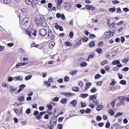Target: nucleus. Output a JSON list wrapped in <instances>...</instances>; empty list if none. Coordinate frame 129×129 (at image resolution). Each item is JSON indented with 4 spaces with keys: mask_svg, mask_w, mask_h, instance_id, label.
I'll return each mask as SVG.
<instances>
[{
    "mask_svg": "<svg viewBox=\"0 0 129 129\" xmlns=\"http://www.w3.org/2000/svg\"><path fill=\"white\" fill-rule=\"evenodd\" d=\"M112 35V33L110 31L105 32L103 36V37L107 39H108L111 37Z\"/></svg>",
    "mask_w": 129,
    "mask_h": 129,
    "instance_id": "nucleus-1",
    "label": "nucleus"
},
{
    "mask_svg": "<svg viewBox=\"0 0 129 129\" xmlns=\"http://www.w3.org/2000/svg\"><path fill=\"white\" fill-rule=\"evenodd\" d=\"M29 20L28 17H25L22 20L21 24L24 26H27L28 25V23L29 22Z\"/></svg>",
    "mask_w": 129,
    "mask_h": 129,
    "instance_id": "nucleus-2",
    "label": "nucleus"
},
{
    "mask_svg": "<svg viewBox=\"0 0 129 129\" xmlns=\"http://www.w3.org/2000/svg\"><path fill=\"white\" fill-rule=\"evenodd\" d=\"M40 20L41 26L43 27L46 26L47 24L45 18L43 17H41L40 18Z\"/></svg>",
    "mask_w": 129,
    "mask_h": 129,
    "instance_id": "nucleus-3",
    "label": "nucleus"
},
{
    "mask_svg": "<svg viewBox=\"0 0 129 129\" xmlns=\"http://www.w3.org/2000/svg\"><path fill=\"white\" fill-rule=\"evenodd\" d=\"M39 33L40 35L42 36H45L47 34L46 31L44 29H41Z\"/></svg>",
    "mask_w": 129,
    "mask_h": 129,
    "instance_id": "nucleus-4",
    "label": "nucleus"
},
{
    "mask_svg": "<svg viewBox=\"0 0 129 129\" xmlns=\"http://www.w3.org/2000/svg\"><path fill=\"white\" fill-rule=\"evenodd\" d=\"M61 94L65 95L66 97L68 98L70 96L73 95L74 94L70 92H62Z\"/></svg>",
    "mask_w": 129,
    "mask_h": 129,
    "instance_id": "nucleus-5",
    "label": "nucleus"
},
{
    "mask_svg": "<svg viewBox=\"0 0 129 129\" xmlns=\"http://www.w3.org/2000/svg\"><path fill=\"white\" fill-rule=\"evenodd\" d=\"M85 8L87 10H94L95 9V8L94 7L89 5H86Z\"/></svg>",
    "mask_w": 129,
    "mask_h": 129,
    "instance_id": "nucleus-6",
    "label": "nucleus"
},
{
    "mask_svg": "<svg viewBox=\"0 0 129 129\" xmlns=\"http://www.w3.org/2000/svg\"><path fill=\"white\" fill-rule=\"evenodd\" d=\"M38 0H33L32 1L31 5L33 7L35 8L37 4V1Z\"/></svg>",
    "mask_w": 129,
    "mask_h": 129,
    "instance_id": "nucleus-7",
    "label": "nucleus"
},
{
    "mask_svg": "<svg viewBox=\"0 0 129 129\" xmlns=\"http://www.w3.org/2000/svg\"><path fill=\"white\" fill-rule=\"evenodd\" d=\"M22 79V77L20 76L15 77L13 78V79L15 80H21Z\"/></svg>",
    "mask_w": 129,
    "mask_h": 129,
    "instance_id": "nucleus-8",
    "label": "nucleus"
},
{
    "mask_svg": "<svg viewBox=\"0 0 129 129\" xmlns=\"http://www.w3.org/2000/svg\"><path fill=\"white\" fill-rule=\"evenodd\" d=\"M78 72L76 70L71 71L70 72L69 74L72 75H75Z\"/></svg>",
    "mask_w": 129,
    "mask_h": 129,
    "instance_id": "nucleus-9",
    "label": "nucleus"
},
{
    "mask_svg": "<svg viewBox=\"0 0 129 129\" xmlns=\"http://www.w3.org/2000/svg\"><path fill=\"white\" fill-rule=\"evenodd\" d=\"M96 96L95 94L90 95L89 96V99L91 101H92L94 99H96Z\"/></svg>",
    "mask_w": 129,
    "mask_h": 129,
    "instance_id": "nucleus-10",
    "label": "nucleus"
},
{
    "mask_svg": "<svg viewBox=\"0 0 129 129\" xmlns=\"http://www.w3.org/2000/svg\"><path fill=\"white\" fill-rule=\"evenodd\" d=\"M67 99L66 98H63L60 101L61 103L63 104H66L67 103Z\"/></svg>",
    "mask_w": 129,
    "mask_h": 129,
    "instance_id": "nucleus-11",
    "label": "nucleus"
},
{
    "mask_svg": "<svg viewBox=\"0 0 129 129\" xmlns=\"http://www.w3.org/2000/svg\"><path fill=\"white\" fill-rule=\"evenodd\" d=\"M53 35V34L51 30L50 29H49L48 31V36L49 38H51Z\"/></svg>",
    "mask_w": 129,
    "mask_h": 129,
    "instance_id": "nucleus-12",
    "label": "nucleus"
},
{
    "mask_svg": "<svg viewBox=\"0 0 129 129\" xmlns=\"http://www.w3.org/2000/svg\"><path fill=\"white\" fill-rule=\"evenodd\" d=\"M77 102L75 100H73L71 103V104L74 107H75L77 105Z\"/></svg>",
    "mask_w": 129,
    "mask_h": 129,
    "instance_id": "nucleus-13",
    "label": "nucleus"
},
{
    "mask_svg": "<svg viewBox=\"0 0 129 129\" xmlns=\"http://www.w3.org/2000/svg\"><path fill=\"white\" fill-rule=\"evenodd\" d=\"M18 100L20 102H23L24 101V98L23 96H22L18 98Z\"/></svg>",
    "mask_w": 129,
    "mask_h": 129,
    "instance_id": "nucleus-14",
    "label": "nucleus"
},
{
    "mask_svg": "<svg viewBox=\"0 0 129 129\" xmlns=\"http://www.w3.org/2000/svg\"><path fill=\"white\" fill-rule=\"evenodd\" d=\"M103 107V105H98L96 109L98 111H99L102 109Z\"/></svg>",
    "mask_w": 129,
    "mask_h": 129,
    "instance_id": "nucleus-15",
    "label": "nucleus"
},
{
    "mask_svg": "<svg viewBox=\"0 0 129 129\" xmlns=\"http://www.w3.org/2000/svg\"><path fill=\"white\" fill-rule=\"evenodd\" d=\"M44 83L47 87H50L51 85L50 83H49L46 81H45L44 82Z\"/></svg>",
    "mask_w": 129,
    "mask_h": 129,
    "instance_id": "nucleus-16",
    "label": "nucleus"
},
{
    "mask_svg": "<svg viewBox=\"0 0 129 129\" xmlns=\"http://www.w3.org/2000/svg\"><path fill=\"white\" fill-rule=\"evenodd\" d=\"M89 46L90 47L92 48L95 46L94 42L93 41H91L89 44Z\"/></svg>",
    "mask_w": 129,
    "mask_h": 129,
    "instance_id": "nucleus-17",
    "label": "nucleus"
},
{
    "mask_svg": "<svg viewBox=\"0 0 129 129\" xmlns=\"http://www.w3.org/2000/svg\"><path fill=\"white\" fill-rule=\"evenodd\" d=\"M10 89L11 91L13 92H15L16 90V89L13 86H10Z\"/></svg>",
    "mask_w": 129,
    "mask_h": 129,
    "instance_id": "nucleus-18",
    "label": "nucleus"
},
{
    "mask_svg": "<svg viewBox=\"0 0 129 129\" xmlns=\"http://www.w3.org/2000/svg\"><path fill=\"white\" fill-rule=\"evenodd\" d=\"M116 9L114 7L110 8L109 9V11L112 12H114L116 10Z\"/></svg>",
    "mask_w": 129,
    "mask_h": 129,
    "instance_id": "nucleus-19",
    "label": "nucleus"
},
{
    "mask_svg": "<svg viewBox=\"0 0 129 129\" xmlns=\"http://www.w3.org/2000/svg\"><path fill=\"white\" fill-rule=\"evenodd\" d=\"M21 12L23 13H26L28 11V9L26 8H24L21 9Z\"/></svg>",
    "mask_w": 129,
    "mask_h": 129,
    "instance_id": "nucleus-20",
    "label": "nucleus"
},
{
    "mask_svg": "<svg viewBox=\"0 0 129 129\" xmlns=\"http://www.w3.org/2000/svg\"><path fill=\"white\" fill-rule=\"evenodd\" d=\"M88 96V94L87 93L81 94H80V96L83 98H85Z\"/></svg>",
    "mask_w": 129,
    "mask_h": 129,
    "instance_id": "nucleus-21",
    "label": "nucleus"
},
{
    "mask_svg": "<svg viewBox=\"0 0 129 129\" xmlns=\"http://www.w3.org/2000/svg\"><path fill=\"white\" fill-rule=\"evenodd\" d=\"M96 51L99 54H101L102 52V49L99 48H96Z\"/></svg>",
    "mask_w": 129,
    "mask_h": 129,
    "instance_id": "nucleus-22",
    "label": "nucleus"
},
{
    "mask_svg": "<svg viewBox=\"0 0 129 129\" xmlns=\"http://www.w3.org/2000/svg\"><path fill=\"white\" fill-rule=\"evenodd\" d=\"M86 86L85 87V88L86 89L88 88L91 85V83L90 82H88L86 84Z\"/></svg>",
    "mask_w": 129,
    "mask_h": 129,
    "instance_id": "nucleus-23",
    "label": "nucleus"
},
{
    "mask_svg": "<svg viewBox=\"0 0 129 129\" xmlns=\"http://www.w3.org/2000/svg\"><path fill=\"white\" fill-rule=\"evenodd\" d=\"M111 82L110 83V85L111 86H113L115 85L116 82H115L114 79H112L111 80Z\"/></svg>",
    "mask_w": 129,
    "mask_h": 129,
    "instance_id": "nucleus-24",
    "label": "nucleus"
},
{
    "mask_svg": "<svg viewBox=\"0 0 129 129\" xmlns=\"http://www.w3.org/2000/svg\"><path fill=\"white\" fill-rule=\"evenodd\" d=\"M108 111L109 114L111 116L114 115V112L111 109L108 110Z\"/></svg>",
    "mask_w": 129,
    "mask_h": 129,
    "instance_id": "nucleus-25",
    "label": "nucleus"
},
{
    "mask_svg": "<svg viewBox=\"0 0 129 129\" xmlns=\"http://www.w3.org/2000/svg\"><path fill=\"white\" fill-rule=\"evenodd\" d=\"M94 55V54L93 53H90L89 55L88 58L89 59L92 58Z\"/></svg>",
    "mask_w": 129,
    "mask_h": 129,
    "instance_id": "nucleus-26",
    "label": "nucleus"
},
{
    "mask_svg": "<svg viewBox=\"0 0 129 129\" xmlns=\"http://www.w3.org/2000/svg\"><path fill=\"white\" fill-rule=\"evenodd\" d=\"M47 107L48 108V109L50 111L51 110L52 108V105L50 104L47 105Z\"/></svg>",
    "mask_w": 129,
    "mask_h": 129,
    "instance_id": "nucleus-27",
    "label": "nucleus"
},
{
    "mask_svg": "<svg viewBox=\"0 0 129 129\" xmlns=\"http://www.w3.org/2000/svg\"><path fill=\"white\" fill-rule=\"evenodd\" d=\"M11 1V0H4V3L5 4H9Z\"/></svg>",
    "mask_w": 129,
    "mask_h": 129,
    "instance_id": "nucleus-28",
    "label": "nucleus"
},
{
    "mask_svg": "<svg viewBox=\"0 0 129 129\" xmlns=\"http://www.w3.org/2000/svg\"><path fill=\"white\" fill-rule=\"evenodd\" d=\"M32 76L31 75H29L28 76H27L25 77V79L27 81L28 80L30 79L32 77Z\"/></svg>",
    "mask_w": 129,
    "mask_h": 129,
    "instance_id": "nucleus-29",
    "label": "nucleus"
},
{
    "mask_svg": "<svg viewBox=\"0 0 129 129\" xmlns=\"http://www.w3.org/2000/svg\"><path fill=\"white\" fill-rule=\"evenodd\" d=\"M87 65V63L85 62H82L80 64V66L82 67L86 66Z\"/></svg>",
    "mask_w": 129,
    "mask_h": 129,
    "instance_id": "nucleus-30",
    "label": "nucleus"
},
{
    "mask_svg": "<svg viewBox=\"0 0 129 129\" xmlns=\"http://www.w3.org/2000/svg\"><path fill=\"white\" fill-rule=\"evenodd\" d=\"M116 64L117 66L118 67H122V65L120 63L119 61L118 60H117Z\"/></svg>",
    "mask_w": 129,
    "mask_h": 129,
    "instance_id": "nucleus-31",
    "label": "nucleus"
},
{
    "mask_svg": "<svg viewBox=\"0 0 129 129\" xmlns=\"http://www.w3.org/2000/svg\"><path fill=\"white\" fill-rule=\"evenodd\" d=\"M55 43L54 42H51L49 44V46L51 48L53 47Z\"/></svg>",
    "mask_w": 129,
    "mask_h": 129,
    "instance_id": "nucleus-32",
    "label": "nucleus"
},
{
    "mask_svg": "<svg viewBox=\"0 0 129 129\" xmlns=\"http://www.w3.org/2000/svg\"><path fill=\"white\" fill-rule=\"evenodd\" d=\"M25 86V85L22 84L19 86V88L22 90Z\"/></svg>",
    "mask_w": 129,
    "mask_h": 129,
    "instance_id": "nucleus-33",
    "label": "nucleus"
},
{
    "mask_svg": "<svg viewBox=\"0 0 129 129\" xmlns=\"http://www.w3.org/2000/svg\"><path fill=\"white\" fill-rule=\"evenodd\" d=\"M118 99L120 101L122 102L124 99V97L122 96H120L118 97Z\"/></svg>",
    "mask_w": 129,
    "mask_h": 129,
    "instance_id": "nucleus-34",
    "label": "nucleus"
},
{
    "mask_svg": "<svg viewBox=\"0 0 129 129\" xmlns=\"http://www.w3.org/2000/svg\"><path fill=\"white\" fill-rule=\"evenodd\" d=\"M65 45L68 46H72V44L70 42L67 41L65 42Z\"/></svg>",
    "mask_w": 129,
    "mask_h": 129,
    "instance_id": "nucleus-35",
    "label": "nucleus"
},
{
    "mask_svg": "<svg viewBox=\"0 0 129 129\" xmlns=\"http://www.w3.org/2000/svg\"><path fill=\"white\" fill-rule=\"evenodd\" d=\"M122 114V113L121 112H118L116 114V115H115V117L116 118L119 116L121 115Z\"/></svg>",
    "mask_w": 129,
    "mask_h": 129,
    "instance_id": "nucleus-36",
    "label": "nucleus"
},
{
    "mask_svg": "<svg viewBox=\"0 0 129 129\" xmlns=\"http://www.w3.org/2000/svg\"><path fill=\"white\" fill-rule=\"evenodd\" d=\"M22 114V109H20L18 110V115H21Z\"/></svg>",
    "mask_w": 129,
    "mask_h": 129,
    "instance_id": "nucleus-37",
    "label": "nucleus"
},
{
    "mask_svg": "<svg viewBox=\"0 0 129 129\" xmlns=\"http://www.w3.org/2000/svg\"><path fill=\"white\" fill-rule=\"evenodd\" d=\"M73 90L75 91H78L79 88L78 87H74L73 88Z\"/></svg>",
    "mask_w": 129,
    "mask_h": 129,
    "instance_id": "nucleus-38",
    "label": "nucleus"
},
{
    "mask_svg": "<svg viewBox=\"0 0 129 129\" xmlns=\"http://www.w3.org/2000/svg\"><path fill=\"white\" fill-rule=\"evenodd\" d=\"M64 81L66 82L69 81V78L67 76H65L64 79Z\"/></svg>",
    "mask_w": 129,
    "mask_h": 129,
    "instance_id": "nucleus-39",
    "label": "nucleus"
},
{
    "mask_svg": "<svg viewBox=\"0 0 129 129\" xmlns=\"http://www.w3.org/2000/svg\"><path fill=\"white\" fill-rule=\"evenodd\" d=\"M59 100V98L57 97H56L52 99V101L53 102H57Z\"/></svg>",
    "mask_w": 129,
    "mask_h": 129,
    "instance_id": "nucleus-40",
    "label": "nucleus"
},
{
    "mask_svg": "<svg viewBox=\"0 0 129 129\" xmlns=\"http://www.w3.org/2000/svg\"><path fill=\"white\" fill-rule=\"evenodd\" d=\"M78 84L80 87H83V84L82 81H79L78 82Z\"/></svg>",
    "mask_w": 129,
    "mask_h": 129,
    "instance_id": "nucleus-41",
    "label": "nucleus"
},
{
    "mask_svg": "<svg viewBox=\"0 0 129 129\" xmlns=\"http://www.w3.org/2000/svg\"><path fill=\"white\" fill-rule=\"evenodd\" d=\"M55 1L58 2V5H60L63 2L62 0H55Z\"/></svg>",
    "mask_w": 129,
    "mask_h": 129,
    "instance_id": "nucleus-42",
    "label": "nucleus"
},
{
    "mask_svg": "<svg viewBox=\"0 0 129 129\" xmlns=\"http://www.w3.org/2000/svg\"><path fill=\"white\" fill-rule=\"evenodd\" d=\"M120 83L122 85H125L126 84V82L124 80H122L120 81Z\"/></svg>",
    "mask_w": 129,
    "mask_h": 129,
    "instance_id": "nucleus-43",
    "label": "nucleus"
},
{
    "mask_svg": "<svg viewBox=\"0 0 129 129\" xmlns=\"http://www.w3.org/2000/svg\"><path fill=\"white\" fill-rule=\"evenodd\" d=\"M64 118V117H61L59 118L58 120V122H61Z\"/></svg>",
    "mask_w": 129,
    "mask_h": 129,
    "instance_id": "nucleus-44",
    "label": "nucleus"
},
{
    "mask_svg": "<svg viewBox=\"0 0 129 129\" xmlns=\"http://www.w3.org/2000/svg\"><path fill=\"white\" fill-rule=\"evenodd\" d=\"M89 36L90 38L92 39L95 37V36L94 34H90L89 35Z\"/></svg>",
    "mask_w": 129,
    "mask_h": 129,
    "instance_id": "nucleus-45",
    "label": "nucleus"
},
{
    "mask_svg": "<svg viewBox=\"0 0 129 129\" xmlns=\"http://www.w3.org/2000/svg\"><path fill=\"white\" fill-rule=\"evenodd\" d=\"M100 77H101V75L99 74H98L96 75L95 76V79H98V78H99Z\"/></svg>",
    "mask_w": 129,
    "mask_h": 129,
    "instance_id": "nucleus-46",
    "label": "nucleus"
},
{
    "mask_svg": "<svg viewBox=\"0 0 129 129\" xmlns=\"http://www.w3.org/2000/svg\"><path fill=\"white\" fill-rule=\"evenodd\" d=\"M107 61L105 60L102 62L101 63V64L102 66H103L105 64H106L107 63Z\"/></svg>",
    "mask_w": 129,
    "mask_h": 129,
    "instance_id": "nucleus-47",
    "label": "nucleus"
},
{
    "mask_svg": "<svg viewBox=\"0 0 129 129\" xmlns=\"http://www.w3.org/2000/svg\"><path fill=\"white\" fill-rule=\"evenodd\" d=\"M21 66V62L18 63L16 64L15 66V67L16 68H19V66Z\"/></svg>",
    "mask_w": 129,
    "mask_h": 129,
    "instance_id": "nucleus-48",
    "label": "nucleus"
},
{
    "mask_svg": "<svg viewBox=\"0 0 129 129\" xmlns=\"http://www.w3.org/2000/svg\"><path fill=\"white\" fill-rule=\"evenodd\" d=\"M112 3L113 4H115L119 3V2L117 0L113 1H112Z\"/></svg>",
    "mask_w": 129,
    "mask_h": 129,
    "instance_id": "nucleus-49",
    "label": "nucleus"
},
{
    "mask_svg": "<svg viewBox=\"0 0 129 129\" xmlns=\"http://www.w3.org/2000/svg\"><path fill=\"white\" fill-rule=\"evenodd\" d=\"M53 82V81L52 80V78L51 77H49V79L48 80V82L49 83H50L51 82Z\"/></svg>",
    "mask_w": 129,
    "mask_h": 129,
    "instance_id": "nucleus-50",
    "label": "nucleus"
},
{
    "mask_svg": "<svg viewBox=\"0 0 129 129\" xmlns=\"http://www.w3.org/2000/svg\"><path fill=\"white\" fill-rule=\"evenodd\" d=\"M81 104V107H84L86 106V103H83L81 102L80 103Z\"/></svg>",
    "mask_w": 129,
    "mask_h": 129,
    "instance_id": "nucleus-51",
    "label": "nucleus"
},
{
    "mask_svg": "<svg viewBox=\"0 0 129 129\" xmlns=\"http://www.w3.org/2000/svg\"><path fill=\"white\" fill-rule=\"evenodd\" d=\"M73 33L72 31H71L69 34V37L70 38H72L73 36Z\"/></svg>",
    "mask_w": 129,
    "mask_h": 129,
    "instance_id": "nucleus-52",
    "label": "nucleus"
},
{
    "mask_svg": "<svg viewBox=\"0 0 129 129\" xmlns=\"http://www.w3.org/2000/svg\"><path fill=\"white\" fill-rule=\"evenodd\" d=\"M39 46L38 45L36 44L35 43H33L31 45V47H38Z\"/></svg>",
    "mask_w": 129,
    "mask_h": 129,
    "instance_id": "nucleus-53",
    "label": "nucleus"
},
{
    "mask_svg": "<svg viewBox=\"0 0 129 129\" xmlns=\"http://www.w3.org/2000/svg\"><path fill=\"white\" fill-rule=\"evenodd\" d=\"M14 45V44L13 43H8L7 44V45L8 46L11 47Z\"/></svg>",
    "mask_w": 129,
    "mask_h": 129,
    "instance_id": "nucleus-54",
    "label": "nucleus"
},
{
    "mask_svg": "<svg viewBox=\"0 0 129 129\" xmlns=\"http://www.w3.org/2000/svg\"><path fill=\"white\" fill-rule=\"evenodd\" d=\"M31 0H25L26 4L29 5L30 4Z\"/></svg>",
    "mask_w": 129,
    "mask_h": 129,
    "instance_id": "nucleus-55",
    "label": "nucleus"
},
{
    "mask_svg": "<svg viewBox=\"0 0 129 129\" xmlns=\"http://www.w3.org/2000/svg\"><path fill=\"white\" fill-rule=\"evenodd\" d=\"M105 69L107 71H109L110 69V68L109 66H108L105 67Z\"/></svg>",
    "mask_w": 129,
    "mask_h": 129,
    "instance_id": "nucleus-56",
    "label": "nucleus"
},
{
    "mask_svg": "<svg viewBox=\"0 0 129 129\" xmlns=\"http://www.w3.org/2000/svg\"><path fill=\"white\" fill-rule=\"evenodd\" d=\"M39 113V112L38 111L36 110L34 111L33 115L35 116H37L38 115Z\"/></svg>",
    "mask_w": 129,
    "mask_h": 129,
    "instance_id": "nucleus-57",
    "label": "nucleus"
},
{
    "mask_svg": "<svg viewBox=\"0 0 129 129\" xmlns=\"http://www.w3.org/2000/svg\"><path fill=\"white\" fill-rule=\"evenodd\" d=\"M121 11L120 8H118L117 9L116 13H121Z\"/></svg>",
    "mask_w": 129,
    "mask_h": 129,
    "instance_id": "nucleus-58",
    "label": "nucleus"
},
{
    "mask_svg": "<svg viewBox=\"0 0 129 129\" xmlns=\"http://www.w3.org/2000/svg\"><path fill=\"white\" fill-rule=\"evenodd\" d=\"M81 43V40H79L78 42L77 43V45L76 46V45L74 46V47H76L80 45Z\"/></svg>",
    "mask_w": 129,
    "mask_h": 129,
    "instance_id": "nucleus-59",
    "label": "nucleus"
},
{
    "mask_svg": "<svg viewBox=\"0 0 129 129\" xmlns=\"http://www.w3.org/2000/svg\"><path fill=\"white\" fill-rule=\"evenodd\" d=\"M96 91V90L95 88L94 87L90 91L91 92H94Z\"/></svg>",
    "mask_w": 129,
    "mask_h": 129,
    "instance_id": "nucleus-60",
    "label": "nucleus"
},
{
    "mask_svg": "<svg viewBox=\"0 0 129 129\" xmlns=\"http://www.w3.org/2000/svg\"><path fill=\"white\" fill-rule=\"evenodd\" d=\"M90 109H87L85 111V113H89L90 112Z\"/></svg>",
    "mask_w": 129,
    "mask_h": 129,
    "instance_id": "nucleus-61",
    "label": "nucleus"
},
{
    "mask_svg": "<svg viewBox=\"0 0 129 129\" xmlns=\"http://www.w3.org/2000/svg\"><path fill=\"white\" fill-rule=\"evenodd\" d=\"M102 82L101 81L98 82L96 83V85L97 86H100L101 85Z\"/></svg>",
    "mask_w": 129,
    "mask_h": 129,
    "instance_id": "nucleus-62",
    "label": "nucleus"
},
{
    "mask_svg": "<svg viewBox=\"0 0 129 129\" xmlns=\"http://www.w3.org/2000/svg\"><path fill=\"white\" fill-rule=\"evenodd\" d=\"M57 127L59 129H62V124H58L57 125Z\"/></svg>",
    "mask_w": 129,
    "mask_h": 129,
    "instance_id": "nucleus-63",
    "label": "nucleus"
},
{
    "mask_svg": "<svg viewBox=\"0 0 129 129\" xmlns=\"http://www.w3.org/2000/svg\"><path fill=\"white\" fill-rule=\"evenodd\" d=\"M30 110L28 108L26 110V113L27 114H29L30 113Z\"/></svg>",
    "mask_w": 129,
    "mask_h": 129,
    "instance_id": "nucleus-64",
    "label": "nucleus"
}]
</instances>
